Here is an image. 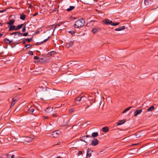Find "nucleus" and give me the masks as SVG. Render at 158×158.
Wrapping results in <instances>:
<instances>
[{
	"label": "nucleus",
	"instance_id": "nucleus-26",
	"mask_svg": "<svg viewBox=\"0 0 158 158\" xmlns=\"http://www.w3.org/2000/svg\"><path fill=\"white\" fill-rule=\"evenodd\" d=\"M74 8H75V6H70L69 8H68L67 9V10L68 11H69L72 10H73V9H74Z\"/></svg>",
	"mask_w": 158,
	"mask_h": 158
},
{
	"label": "nucleus",
	"instance_id": "nucleus-18",
	"mask_svg": "<svg viewBox=\"0 0 158 158\" xmlns=\"http://www.w3.org/2000/svg\"><path fill=\"white\" fill-rule=\"evenodd\" d=\"M4 41L5 43L10 44L13 42V40H10L7 38H5L4 39Z\"/></svg>",
	"mask_w": 158,
	"mask_h": 158
},
{
	"label": "nucleus",
	"instance_id": "nucleus-16",
	"mask_svg": "<svg viewBox=\"0 0 158 158\" xmlns=\"http://www.w3.org/2000/svg\"><path fill=\"white\" fill-rule=\"evenodd\" d=\"M8 27H10V28L9 29V31H13V30H16L15 29L16 28V27L15 26H8Z\"/></svg>",
	"mask_w": 158,
	"mask_h": 158
},
{
	"label": "nucleus",
	"instance_id": "nucleus-33",
	"mask_svg": "<svg viewBox=\"0 0 158 158\" xmlns=\"http://www.w3.org/2000/svg\"><path fill=\"white\" fill-rule=\"evenodd\" d=\"M28 53L31 55H33V52L31 51H30L28 52Z\"/></svg>",
	"mask_w": 158,
	"mask_h": 158
},
{
	"label": "nucleus",
	"instance_id": "nucleus-34",
	"mask_svg": "<svg viewBox=\"0 0 158 158\" xmlns=\"http://www.w3.org/2000/svg\"><path fill=\"white\" fill-rule=\"evenodd\" d=\"M26 31V26H24V27L23 28L22 30V31L24 32Z\"/></svg>",
	"mask_w": 158,
	"mask_h": 158
},
{
	"label": "nucleus",
	"instance_id": "nucleus-40",
	"mask_svg": "<svg viewBox=\"0 0 158 158\" xmlns=\"http://www.w3.org/2000/svg\"><path fill=\"white\" fill-rule=\"evenodd\" d=\"M43 118L44 119H45L48 118V117L47 116H43Z\"/></svg>",
	"mask_w": 158,
	"mask_h": 158
},
{
	"label": "nucleus",
	"instance_id": "nucleus-12",
	"mask_svg": "<svg viewBox=\"0 0 158 158\" xmlns=\"http://www.w3.org/2000/svg\"><path fill=\"white\" fill-rule=\"evenodd\" d=\"M152 2V0H145L144 2L146 5L148 6L151 4Z\"/></svg>",
	"mask_w": 158,
	"mask_h": 158
},
{
	"label": "nucleus",
	"instance_id": "nucleus-17",
	"mask_svg": "<svg viewBox=\"0 0 158 158\" xmlns=\"http://www.w3.org/2000/svg\"><path fill=\"white\" fill-rule=\"evenodd\" d=\"M92 152V150L90 148L88 149L87 151V152L86 155L91 156V153Z\"/></svg>",
	"mask_w": 158,
	"mask_h": 158
},
{
	"label": "nucleus",
	"instance_id": "nucleus-54",
	"mask_svg": "<svg viewBox=\"0 0 158 158\" xmlns=\"http://www.w3.org/2000/svg\"><path fill=\"white\" fill-rule=\"evenodd\" d=\"M3 34L2 33H0V37L2 36L3 35Z\"/></svg>",
	"mask_w": 158,
	"mask_h": 158
},
{
	"label": "nucleus",
	"instance_id": "nucleus-57",
	"mask_svg": "<svg viewBox=\"0 0 158 158\" xmlns=\"http://www.w3.org/2000/svg\"><path fill=\"white\" fill-rule=\"evenodd\" d=\"M56 158H62L60 156H58Z\"/></svg>",
	"mask_w": 158,
	"mask_h": 158
},
{
	"label": "nucleus",
	"instance_id": "nucleus-47",
	"mask_svg": "<svg viewBox=\"0 0 158 158\" xmlns=\"http://www.w3.org/2000/svg\"><path fill=\"white\" fill-rule=\"evenodd\" d=\"M6 10H0V13L6 11Z\"/></svg>",
	"mask_w": 158,
	"mask_h": 158
},
{
	"label": "nucleus",
	"instance_id": "nucleus-48",
	"mask_svg": "<svg viewBox=\"0 0 158 158\" xmlns=\"http://www.w3.org/2000/svg\"><path fill=\"white\" fill-rule=\"evenodd\" d=\"M16 32H13V33H11L10 34L11 35H15V33H16Z\"/></svg>",
	"mask_w": 158,
	"mask_h": 158
},
{
	"label": "nucleus",
	"instance_id": "nucleus-27",
	"mask_svg": "<svg viewBox=\"0 0 158 158\" xmlns=\"http://www.w3.org/2000/svg\"><path fill=\"white\" fill-rule=\"evenodd\" d=\"M26 15L24 14L21 15L20 16V19L22 20H24Z\"/></svg>",
	"mask_w": 158,
	"mask_h": 158
},
{
	"label": "nucleus",
	"instance_id": "nucleus-46",
	"mask_svg": "<svg viewBox=\"0 0 158 158\" xmlns=\"http://www.w3.org/2000/svg\"><path fill=\"white\" fill-rule=\"evenodd\" d=\"M48 38H47V39L44 40L43 42H42V43L46 42L48 40Z\"/></svg>",
	"mask_w": 158,
	"mask_h": 158
},
{
	"label": "nucleus",
	"instance_id": "nucleus-60",
	"mask_svg": "<svg viewBox=\"0 0 158 158\" xmlns=\"http://www.w3.org/2000/svg\"><path fill=\"white\" fill-rule=\"evenodd\" d=\"M54 9H56L55 8V7H54Z\"/></svg>",
	"mask_w": 158,
	"mask_h": 158
},
{
	"label": "nucleus",
	"instance_id": "nucleus-36",
	"mask_svg": "<svg viewBox=\"0 0 158 158\" xmlns=\"http://www.w3.org/2000/svg\"><path fill=\"white\" fill-rule=\"evenodd\" d=\"M74 111V110L73 109H70L69 110V113H71L73 112Z\"/></svg>",
	"mask_w": 158,
	"mask_h": 158
},
{
	"label": "nucleus",
	"instance_id": "nucleus-56",
	"mask_svg": "<svg viewBox=\"0 0 158 158\" xmlns=\"http://www.w3.org/2000/svg\"><path fill=\"white\" fill-rule=\"evenodd\" d=\"M60 142H58L57 143V145H60Z\"/></svg>",
	"mask_w": 158,
	"mask_h": 158
},
{
	"label": "nucleus",
	"instance_id": "nucleus-15",
	"mask_svg": "<svg viewBox=\"0 0 158 158\" xmlns=\"http://www.w3.org/2000/svg\"><path fill=\"white\" fill-rule=\"evenodd\" d=\"M125 122V121L124 120H120L118 121V122L116 123L117 125L118 126L123 124Z\"/></svg>",
	"mask_w": 158,
	"mask_h": 158
},
{
	"label": "nucleus",
	"instance_id": "nucleus-59",
	"mask_svg": "<svg viewBox=\"0 0 158 158\" xmlns=\"http://www.w3.org/2000/svg\"><path fill=\"white\" fill-rule=\"evenodd\" d=\"M84 141V142H86H86H85V141Z\"/></svg>",
	"mask_w": 158,
	"mask_h": 158
},
{
	"label": "nucleus",
	"instance_id": "nucleus-20",
	"mask_svg": "<svg viewBox=\"0 0 158 158\" xmlns=\"http://www.w3.org/2000/svg\"><path fill=\"white\" fill-rule=\"evenodd\" d=\"M109 129L107 127H104L102 128V131L104 132H106L109 131Z\"/></svg>",
	"mask_w": 158,
	"mask_h": 158
},
{
	"label": "nucleus",
	"instance_id": "nucleus-52",
	"mask_svg": "<svg viewBox=\"0 0 158 158\" xmlns=\"http://www.w3.org/2000/svg\"><path fill=\"white\" fill-rule=\"evenodd\" d=\"M91 156H87V155H86V158H90V157Z\"/></svg>",
	"mask_w": 158,
	"mask_h": 158
},
{
	"label": "nucleus",
	"instance_id": "nucleus-53",
	"mask_svg": "<svg viewBox=\"0 0 158 158\" xmlns=\"http://www.w3.org/2000/svg\"><path fill=\"white\" fill-rule=\"evenodd\" d=\"M16 158H25L18 156V157H16Z\"/></svg>",
	"mask_w": 158,
	"mask_h": 158
},
{
	"label": "nucleus",
	"instance_id": "nucleus-44",
	"mask_svg": "<svg viewBox=\"0 0 158 158\" xmlns=\"http://www.w3.org/2000/svg\"><path fill=\"white\" fill-rule=\"evenodd\" d=\"M19 110V108H18V107H17L16 109L14 111V112H17Z\"/></svg>",
	"mask_w": 158,
	"mask_h": 158
},
{
	"label": "nucleus",
	"instance_id": "nucleus-29",
	"mask_svg": "<svg viewBox=\"0 0 158 158\" xmlns=\"http://www.w3.org/2000/svg\"><path fill=\"white\" fill-rule=\"evenodd\" d=\"M66 22H61L60 23H59L58 24H57L55 27V28L56 27H57L58 26H60L62 24H63L64 23H65Z\"/></svg>",
	"mask_w": 158,
	"mask_h": 158
},
{
	"label": "nucleus",
	"instance_id": "nucleus-9",
	"mask_svg": "<svg viewBox=\"0 0 158 158\" xmlns=\"http://www.w3.org/2000/svg\"><path fill=\"white\" fill-rule=\"evenodd\" d=\"M142 111V109L138 110H136L134 113V116L136 117L138 115L140 114Z\"/></svg>",
	"mask_w": 158,
	"mask_h": 158
},
{
	"label": "nucleus",
	"instance_id": "nucleus-32",
	"mask_svg": "<svg viewBox=\"0 0 158 158\" xmlns=\"http://www.w3.org/2000/svg\"><path fill=\"white\" fill-rule=\"evenodd\" d=\"M69 32L70 33L71 35H73L75 33V32L74 31H69Z\"/></svg>",
	"mask_w": 158,
	"mask_h": 158
},
{
	"label": "nucleus",
	"instance_id": "nucleus-31",
	"mask_svg": "<svg viewBox=\"0 0 158 158\" xmlns=\"http://www.w3.org/2000/svg\"><path fill=\"white\" fill-rule=\"evenodd\" d=\"M28 111H29V112L31 113H33L34 112V109L33 108L31 109H28Z\"/></svg>",
	"mask_w": 158,
	"mask_h": 158
},
{
	"label": "nucleus",
	"instance_id": "nucleus-22",
	"mask_svg": "<svg viewBox=\"0 0 158 158\" xmlns=\"http://www.w3.org/2000/svg\"><path fill=\"white\" fill-rule=\"evenodd\" d=\"M52 108L51 107H49L47 108L45 110V111L47 113H49L52 111Z\"/></svg>",
	"mask_w": 158,
	"mask_h": 158
},
{
	"label": "nucleus",
	"instance_id": "nucleus-49",
	"mask_svg": "<svg viewBox=\"0 0 158 158\" xmlns=\"http://www.w3.org/2000/svg\"><path fill=\"white\" fill-rule=\"evenodd\" d=\"M52 116H53V117L56 116H57V114H52Z\"/></svg>",
	"mask_w": 158,
	"mask_h": 158
},
{
	"label": "nucleus",
	"instance_id": "nucleus-11",
	"mask_svg": "<svg viewBox=\"0 0 158 158\" xmlns=\"http://www.w3.org/2000/svg\"><path fill=\"white\" fill-rule=\"evenodd\" d=\"M100 30V29L99 28L94 27L92 30V31L94 34H95Z\"/></svg>",
	"mask_w": 158,
	"mask_h": 158
},
{
	"label": "nucleus",
	"instance_id": "nucleus-61",
	"mask_svg": "<svg viewBox=\"0 0 158 158\" xmlns=\"http://www.w3.org/2000/svg\"><path fill=\"white\" fill-rule=\"evenodd\" d=\"M54 10H56V9L55 10V9H54Z\"/></svg>",
	"mask_w": 158,
	"mask_h": 158
},
{
	"label": "nucleus",
	"instance_id": "nucleus-28",
	"mask_svg": "<svg viewBox=\"0 0 158 158\" xmlns=\"http://www.w3.org/2000/svg\"><path fill=\"white\" fill-rule=\"evenodd\" d=\"M98 132H94L92 134V136L93 137H96L98 136Z\"/></svg>",
	"mask_w": 158,
	"mask_h": 158
},
{
	"label": "nucleus",
	"instance_id": "nucleus-4",
	"mask_svg": "<svg viewBox=\"0 0 158 158\" xmlns=\"http://www.w3.org/2000/svg\"><path fill=\"white\" fill-rule=\"evenodd\" d=\"M60 134V132L59 131H56L53 132L52 135L54 138L57 137Z\"/></svg>",
	"mask_w": 158,
	"mask_h": 158
},
{
	"label": "nucleus",
	"instance_id": "nucleus-30",
	"mask_svg": "<svg viewBox=\"0 0 158 158\" xmlns=\"http://www.w3.org/2000/svg\"><path fill=\"white\" fill-rule=\"evenodd\" d=\"M44 59L43 58H39V61L43 62H44Z\"/></svg>",
	"mask_w": 158,
	"mask_h": 158
},
{
	"label": "nucleus",
	"instance_id": "nucleus-55",
	"mask_svg": "<svg viewBox=\"0 0 158 158\" xmlns=\"http://www.w3.org/2000/svg\"><path fill=\"white\" fill-rule=\"evenodd\" d=\"M85 136L86 137H89L90 136H89V135H86Z\"/></svg>",
	"mask_w": 158,
	"mask_h": 158
},
{
	"label": "nucleus",
	"instance_id": "nucleus-25",
	"mask_svg": "<svg viewBox=\"0 0 158 158\" xmlns=\"http://www.w3.org/2000/svg\"><path fill=\"white\" fill-rule=\"evenodd\" d=\"M131 108V106L128 107V108L125 109L124 110V111L122 113L124 114V113L127 112L128 111H129Z\"/></svg>",
	"mask_w": 158,
	"mask_h": 158
},
{
	"label": "nucleus",
	"instance_id": "nucleus-3",
	"mask_svg": "<svg viewBox=\"0 0 158 158\" xmlns=\"http://www.w3.org/2000/svg\"><path fill=\"white\" fill-rule=\"evenodd\" d=\"M33 139L31 137L26 136L22 138L21 140V142L23 143H28L31 142Z\"/></svg>",
	"mask_w": 158,
	"mask_h": 158
},
{
	"label": "nucleus",
	"instance_id": "nucleus-51",
	"mask_svg": "<svg viewBox=\"0 0 158 158\" xmlns=\"http://www.w3.org/2000/svg\"><path fill=\"white\" fill-rule=\"evenodd\" d=\"M48 56H52V54H51L50 53V52L48 54Z\"/></svg>",
	"mask_w": 158,
	"mask_h": 158
},
{
	"label": "nucleus",
	"instance_id": "nucleus-5",
	"mask_svg": "<svg viewBox=\"0 0 158 158\" xmlns=\"http://www.w3.org/2000/svg\"><path fill=\"white\" fill-rule=\"evenodd\" d=\"M83 97L81 96H79L75 100V103L76 105L79 104L80 103V102L81 100Z\"/></svg>",
	"mask_w": 158,
	"mask_h": 158
},
{
	"label": "nucleus",
	"instance_id": "nucleus-37",
	"mask_svg": "<svg viewBox=\"0 0 158 158\" xmlns=\"http://www.w3.org/2000/svg\"><path fill=\"white\" fill-rule=\"evenodd\" d=\"M28 35V33L27 32H26L23 34H22V35L24 36H26L27 35Z\"/></svg>",
	"mask_w": 158,
	"mask_h": 158
},
{
	"label": "nucleus",
	"instance_id": "nucleus-19",
	"mask_svg": "<svg viewBox=\"0 0 158 158\" xmlns=\"http://www.w3.org/2000/svg\"><path fill=\"white\" fill-rule=\"evenodd\" d=\"M15 33V36L14 37L15 38H17V37H20L22 35V33L19 32H16Z\"/></svg>",
	"mask_w": 158,
	"mask_h": 158
},
{
	"label": "nucleus",
	"instance_id": "nucleus-2",
	"mask_svg": "<svg viewBox=\"0 0 158 158\" xmlns=\"http://www.w3.org/2000/svg\"><path fill=\"white\" fill-rule=\"evenodd\" d=\"M103 23L107 25H111L113 26H116L118 25L119 23L118 22L115 23H113L112 21L107 19H105L102 21Z\"/></svg>",
	"mask_w": 158,
	"mask_h": 158
},
{
	"label": "nucleus",
	"instance_id": "nucleus-50",
	"mask_svg": "<svg viewBox=\"0 0 158 158\" xmlns=\"http://www.w3.org/2000/svg\"><path fill=\"white\" fill-rule=\"evenodd\" d=\"M38 14L37 13H35L34 14L33 16H36Z\"/></svg>",
	"mask_w": 158,
	"mask_h": 158
},
{
	"label": "nucleus",
	"instance_id": "nucleus-41",
	"mask_svg": "<svg viewBox=\"0 0 158 158\" xmlns=\"http://www.w3.org/2000/svg\"><path fill=\"white\" fill-rule=\"evenodd\" d=\"M139 133L137 132V133H136L135 134V135L136 136L137 138L139 137L140 136V135H139Z\"/></svg>",
	"mask_w": 158,
	"mask_h": 158
},
{
	"label": "nucleus",
	"instance_id": "nucleus-23",
	"mask_svg": "<svg viewBox=\"0 0 158 158\" xmlns=\"http://www.w3.org/2000/svg\"><path fill=\"white\" fill-rule=\"evenodd\" d=\"M154 110V107L153 106H151L150 107L148 108L147 110V111H151Z\"/></svg>",
	"mask_w": 158,
	"mask_h": 158
},
{
	"label": "nucleus",
	"instance_id": "nucleus-14",
	"mask_svg": "<svg viewBox=\"0 0 158 158\" xmlns=\"http://www.w3.org/2000/svg\"><path fill=\"white\" fill-rule=\"evenodd\" d=\"M17 101L16 98H14L12 99V101L11 102L10 107L13 106L15 104V102Z\"/></svg>",
	"mask_w": 158,
	"mask_h": 158
},
{
	"label": "nucleus",
	"instance_id": "nucleus-6",
	"mask_svg": "<svg viewBox=\"0 0 158 158\" xmlns=\"http://www.w3.org/2000/svg\"><path fill=\"white\" fill-rule=\"evenodd\" d=\"M43 90L44 94H49L50 91H51V90L50 88H47L46 89H43Z\"/></svg>",
	"mask_w": 158,
	"mask_h": 158
},
{
	"label": "nucleus",
	"instance_id": "nucleus-39",
	"mask_svg": "<svg viewBox=\"0 0 158 158\" xmlns=\"http://www.w3.org/2000/svg\"><path fill=\"white\" fill-rule=\"evenodd\" d=\"M50 53L52 54V55H54L56 53V52L55 51H52L50 52Z\"/></svg>",
	"mask_w": 158,
	"mask_h": 158
},
{
	"label": "nucleus",
	"instance_id": "nucleus-21",
	"mask_svg": "<svg viewBox=\"0 0 158 158\" xmlns=\"http://www.w3.org/2000/svg\"><path fill=\"white\" fill-rule=\"evenodd\" d=\"M15 22V20L14 19H11L7 22V24L10 25H12Z\"/></svg>",
	"mask_w": 158,
	"mask_h": 158
},
{
	"label": "nucleus",
	"instance_id": "nucleus-7",
	"mask_svg": "<svg viewBox=\"0 0 158 158\" xmlns=\"http://www.w3.org/2000/svg\"><path fill=\"white\" fill-rule=\"evenodd\" d=\"M73 41H70L66 43V47L68 48H69L70 47L73 46Z\"/></svg>",
	"mask_w": 158,
	"mask_h": 158
},
{
	"label": "nucleus",
	"instance_id": "nucleus-1",
	"mask_svg": "<svg viewBox=\"0 0 158 158\" xmlns=\"http://www.w3.org/2000/svg\"><path fill=\"white\" fill-rule=\"evenodd\" d=\"M85 23V22L84 19H81L76 21L75 22L74 26L76 28L81 27L84 25Z\"/></svg>",
	"mask_w": 158,
	"mask_h": 158
},
{
	"label": "nucleus",
	"instance_id": "nucleus-35",
	"mask_svg": "<svg viewBox=\"0 0 158 158\" xmlns=\"http://www.w3.org/2000/svg\"><path fill=\"white\" fill-rule=\"evenodd\" d=\"M82 152L81 151H79L78 152V156L82 154Z\"/></svg>",
	"mask_w": 158,
	"mask_h": 158
},
{
	"label": "nucleus",
	"instance_id": "nucleus-45",
	"mask_svg": "<svg viewBox=\"0 0 158 158\" xmlns=\"http://www.w3.org/2000/svg\"><path fill=\"white\" fill-rule=\"evenodd\" d=\"M10 156L11 157V158H14L15 156V155L13 154L11 155H10Z\"/></svg>",
	"mask_w": 158,
	"mask_h": 158
},
{
	"label": "nucleus",
	"instance_id": "nucleus-10",
	"mask_svg": "<svg viewBox=\"0 0 158 158\" xmlns=\"http://www.w3.org/2000/svg\"><path fill=\"white\" fill-rule=\"evenodd\" d=\"M10 154H3L1 155V158H10Z\"/></svg>",
	"mask_w": 158,
	"mask_h": 158
},
{
	"label": "nucleus",
	"instance_id": "nucleus-42",
	"mask_svg": "<svg viewBox=\"0 0 158 158\" xmlns=\"http://www.w3.org/2000/svg\"><path fill=\"white\" fill-rule=\"evenodd\" d=\"M39 57L37 56H35L34 57V59L35 60H38L39 59Z\"/></svg>",
	"mask_w": 158,
	"mask_h": 158
},
{
	"label": "nucleus",
	"instance_id": "nucleus-8",
	"mask_svg": "<svg viewBox=\"0 0 158 158\" xmlns=\"http://www.w3.org/2000/svg\"><path fill=\"white\" fill-rule=\"evenodd\" d=\"M98 143V140L97 139H94L92 140L91 142V145L93 146L97 145Z\"/></svg>",
	"mask_w": 158,
	"mask_h": 158
},
{
	"label": "nucleus",
	"instance_id": "nucleus-13",
	"mask_svg": "<svg viewBox=\"0 0 158 158\" xmlns=\"http://www.w3.org/2000/svg\"><path fill=\"white\" fill-rule=\"evenodd\" d=\"M125 28V26H123L122 27H120L118 28H116L115 29V30L116 31H120L121 30H123Z\"/></svg>",
	"mask_w": 158,
	"mask_h": 158
},
{
	"label": "nucleus",
	"instance_id": "nucleus-43",
	"mask_svg": "<svg viewBox=\"0 0 158 158\" xmlns=\"http://www.w3.org/2000/svg\"><path fill=\"white\" fill-rule=\"evenodd\" d=\"M26 40L28 42H30L31 40V39L30 38H28Z\"/></svg>",
	"mask_w": 158,
	"mask_h": 158
},
{
	"label": "nucleus",
	"instance_id": "nucleus-38",
	"mask_svg": "<svg viewBox=\"0 0 158 158\" xmlns=\"http://www.w3.org/2000/svg\"><path fill=\"white\" fill-rule=\"evenodd\" d=\"M31 47L30 45H25V47L26 48H28Z\"/></svg>",
	"mask_w": 158,
	"mask_h": 158
},
{
	"label": "nucleus",
	"instance_id": "nucleus-58",
	"mask_svg": "<svg viewBox=\"0 0 158 158\" xmlns=\"http://www.w3.org/2000/svg\"><path fill=\"white\" fill-rule=\"evenodd\" d=\"M58 10H57V14H58Z\"/></svg>",
	"mask_w": 158,
	"mask_h": 158
},
{
	"label": "nucleus",
	"instance_id": "nucleus-24",
	"mask_svg": "<svg viewBox=\"0 0 158 158\" xmlns=\"http://www.w3.org/2000/svg\"><path fill=\"white\" fill-rule=\"evenodd\" d=\"M23 24H21L20 25H17L16 27V28L15 29L16 30H17L20 29L23 27Z\"/></svg>",
	"mask_w": 158,
	"mask_h": 158
}]
</instances>
